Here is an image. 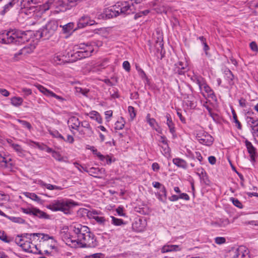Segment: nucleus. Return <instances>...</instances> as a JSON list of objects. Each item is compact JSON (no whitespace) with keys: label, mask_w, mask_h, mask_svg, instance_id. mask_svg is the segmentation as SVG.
<instances>
[{"label":"nucleus","mask_w":258,"mask_h":258,"mask_svg":"<svg viewBox=\"0 0 258 258\" xmlns=\"http://www.w3.org/2000/svg\"><path fill=\"white\" fill-rule=\"evenodd\" d=\"M73 231L77 235V245L80 247H95L98 245L94 234L86 226L77 224L73 226Z\"/></svg>","instance_id":"nucleus-1"},{"label":"nucleus","mask_w":258,"mask_h":258,"mask_svg":"<svg viewBox=\"0 0 258 258\" xmlns=\"http://www.w3.org/2000/svg\"><path fill=\"white\" fill-rule=\"evenodd\" d=\"M75 206L72 200L61 199L54 200L46 205V208L52 211H61L65 214L70 213V209Z\"/></svg>","instance_id":"nucleus-2"},{"label":"nucleus","mask_w":258,"mask_h":258,"mask_svg":"<svg viewBox=\"0 0 258 258\" xmlns=\"http://www.w3.org/2000/svg\"><path fill=\"white\" fill-rule=\"evenodd\" d=\"M40 23L36 24L33 22V38L36 40H39L42 37H44L45 39H48L53 33H49V31L45 26H42L43 28H39Z\"/></svg>","instance_id":"nucleus-3"},{"label":"nucleus","mask_w":258,"mask_h":258,"mask_svg":"<svg viewBox=\"0 0 258 258\" xmlns=\"http://www.w3.org/2000/svg\"><path fill=\"white\" fill-rule=\"evenodd\" d=\"M17 36L16 30H10L9 31H5L0 33V43L3 44H10L14 43L16 44Z\"/></svg>","instance_id":"nucleus-4"},{"label":"nucleus","mask_w":258,"mask_h":258,"mask_svg":"<svg viewBox=\"0 0 258 258\" xmlns=\"http://www.w3.org/2000/svg\"><path fill=\"white\" fill-rule=\"evenodd\" d=\"M83 0H58L55 4V9L60 12H65L75 6L77 2Z\"/></svg>","instance_id":"nucleus-5"},{"label":"nucleus","mask_w":258,"mask_h":258,"mask_svg":"<svg viewBox=\"0 0 258 258\" xmlns=\"http://www.w3.org/2000/svg\"><path fill=\"white\" fill-rule=\"evenodd\" d=\"M48 10H49V7L47 5H44L37 0H33V19L37 18L40 20V22H42V15Z\"/></svg>","instance_id":"nucleus-6"},{"label":"nucleus","mask_w":258,"mask_h":258,"mask_svg":"<svg viewBox=\"0 0 258 258\" xmlns=\"http://www.w3.org/2000/svg\"><path fill=\"white\" fill-rule=\"evenodd\" d=\"M196 138L200 143L206 146L211 145L213 142V138L204 131H199L197 134Z\"/></svg>","instance_id":"nucleus-7"},{"label":"nucleus","mask_w":258,"mask_h":258,"mask_svg":"<svg viewBox=\"0 0 258 258\" xmlns=\"http://www.w3.org/2000/svg\"><path fill=\"white\" fill-rule=\"evenodd\" d=\"M75 164H76L79 167L77 166L76 167L79 169V170H81L82 168L83 170H84L85 172L88 173L90 175L93 176L96 178H100V177L99 176L100 175H102L105 173V169L104 168H96V167H91L89 168H84L82 165H79L77 163H75Z\"/></svg>","instance_id":"nucleus-8"},{"label":"nucleus","mask_w":258,"mask_h":258,"mask_svg":"<svg viewBox=\"0 0 258 258\" xmlns=\"http://www.w3.org/2000/svg\"><path fill=\"white\" fill-rule=\"evenodd\" d=\"M16 34L18 37H16L15 40L16 44H20L28 41L32 36V33L31 30L26 31H21L16 30Z\"/></svg>","instance_id":"nucleus-9"},{"label":"nucleus","mask_w":258,"mask_h":258,"mask_svg":"<svg viewBox=\"0 0 258 258\" xmlns=\"http://www.w3.org/2000/svg\"><path fill=\"white\" fill-rule=\"evenodd\" d=\"M119 15V12L117 9V5H115L109 8L105 9L101 14L103 19H110L116 17Z\"/></svg>","instance_id":"nucleus-10"},{"label":"nucleus","mask_w":258,"mask_h":258,"mask_svg":"<svg viewBox=\"0 0 258 258\" xmlns=\"http://www.w3.org/2000/svg\"><path fill=\"white\" fill-rule=\"evenodd\" d=\"M81 126L83 129L80 128L79 130V133L80 135L87 137H90L93 135V131L88 121L86 120L82 121Z\"/></svg>","instance_id":"nucleus-11"},{"label":"nucleus","mask_w":258,"mask_h":258,"mask_svg":"<svg viewBox=\"0 0 258 258\" xmlns=\"http://www.w3.org/2000/svg\"><path fill=\"white\" fill-rule=\"evenodd\" d=\"M116 5L119 14L128 15L133 13L132 7L133 8L134 6L133 4L131 6L127 2H123L121 3L120 5L118 3Z\"/></svg>","instance_id":"nucleus-12"},{"label":"nucleus","mask_w":258,"mask_h":258,"mask_svg":"<svg viewBox=\"0 0 258 258\" xmlns=\"http://www.w3.org/2000/svg\"><path fill=\"white\" fill-rule=\"evenodd\" d=\"M34 86L37 88L38 90L39 91V92L43 93L44 95L47 96H51L55 98L57 100H59L60 101H63L65 100V99L62 98V97L57 95L53 92L47 89L46 88H44L43 86L39 85V84H35Z\"/></svg>","instance_id":"nucleus-13"},{"label":"nucleus","mask_w":258,"mask_h":258,"mask_svg":"<svg viewBox=\"0 0 258 258\" xmlns=\"http://www.w3.org/2000/svg\"><path fill=\"white\" fill-rule=\"evenodd\" d=\"M245 144L248 153L249 154L251 162H254L255 161V158L257 157L256 152V148L252 145L250 142L247 140H245Z\"/></svg>","instance_id":"nucleus-14"},{"label":"nucleus","mask_w":258,"mask_h":258,"mask_svg":"<svg viewBox=\"0 0 258 258\" xmlns=\"http://www.w3.org/2000/svg\"><path fill=\"white\" fill-rule=\"evenodd\" d=\"M94 23V20H91L89 16L84 15L79 19L78 22V27L79 28H82L87 25H93Z\"/></svg>","instance_id":"nucleus-15"},{"label":"nucleus","mask_w":258,"mask_h":258,"mask_svg":"<svg viewBox=\"0 0 258 258\" xmlns=\"http://www.w3.org/2000/svg\"><path fill=\"white\" fill-rule=\"evenodd\" d=\"M16 243L19 245L23 249L26 251L32 252L31 250V242L29 241H24V239L20 238L19 237L18 239H16Z\"/></svg>","instance_id":"nucleus-16"},{"label":"nucleus","mask_w":258,"mask_h":258,"mask_svg":"<svg viewBox=\"0 0 258 258\" xmlns=\"http://www.w3.org/2000/svg\"><path fill=\"white\" fill-rule=\"evenodd\" d=\"M197 174L199 176L200 179L203 181L204 184L208 185H210L211 181L208 174L203 168L197 169Z\"/></svg>","instance_id":"nucleus-17"},{"label":"nucleus","mask_w":258,"mask_h":258,"mask_svg":"<svg viewBox=\"0 0 258 258\" xmlns=\"http://www.w3.org/2000/svg\"><path fill=\"white\" fill-rule=\"evenodd\" d=\"M69 126L72 128L77 130L79 132L80 126H81V122L76 116L71 117L68 120Z\"/></svg>","instance_id":"nucleus-18"},{"label":"nucleus","mask_w":258,"mask_h":258,"mask_svg":"<svg viewBox=\"0 0 258 258\" xmlns=\"http://www.w3.org/2000/svg\"><path fill=\"white\" fill-rule=\"evenodd\" d=\"M186 67V63H183L181 61H179L174 64V72L175 74L181 75L185 73L184 70Z\"/></svg>","instance_id":"nucleus-19"},{"label":"nucleus","mask_w":258,"mask_h":258,"mask_svg":"<svg viewBox=\"0 0 258 258\" xmlns=\"http://www.w3.org/2000/svg\"><path fill=\"white\" fill-rule=\"evenodd\" d=\"M33 216L38 217L41 219H50V216L46 213L33 207Z\"/></svg>","instance_id":"nucleus-20"},{"label":"nucleus","mask_w":258,"mask_h":258,"mask_svg":"<svg viewBox=\"0 0 258 258\" xmlns=\"http://www.w3.org/2000/svg\"><path fill=\"white\" fill-rule=\"evenodd\" d=\"M173 163L177 166L178 167L182 168L183 169H186L187 167V164L186 162L181 158H175L172 159Z\"/></svg>","instance_id":"nucleus-21"},{"label":"nucleus","mask_w":258,"mask_h":258,"mask_svg":"<svg viewBox=\"0 0 258 258\" xmlns=\"http://www.w3.org/2000/svg\"><path fill=\"white\" fill-rule=\"evenodd\" d=\"M45 26L49 31V33H54L57 30L58 23L55 20H51L46 24Z\"/></svg>","instance_id":"nucleus-22"},{"label":"nucleus","mask_w":258,"mask_h":258,"mask_svg":"<svg viewBox=\"0 0 258 258\" xmlns=\"http://www.w3.org/2000/svg\"><path fill=\"white\" fill-rule=\"evenodd\" d=\"M179 246L177 245H168L164 246L162 248V252H168L171 251H176L180 250Z\"/></svg>","instance_id":"nucleus-23"},{"label":"nucleus","mask_w":258,"mask_h":258,"mask_svg":"<svg viewBox=\"0 0 258 258\" xmlns=\"http://www.w3.org/2000/svg\"><path fill=\"white\" fill-rule=\"evenodd\" d=\"M225 78L226 80L228 82V84L230 86H232L234 84V82L233 80L234 79V76L231 71L229 70H226L224 71Z\"/></svg>","instance_id":"nucleus-24"},{"label":"nucleus","mask_w":258,"mask_h":258,"mask_svg":"<svg viewBox=\"0 0 258 258\" xmlns=\"http://www.w3.org/2000/svg\"><path fill=\"white\" fill-rule=\"evenodd\" d=\"M73 238V237L70 234H65L62 237L63 240L66 241L67 244L71 245L72 243L74 244V246H76L77 245V238L74 239Z\"/></svg>","instance_id":"nucleus-25"},{"label":"nucleus","mask_w":258,"mask_h":258,"mask_svg":"<svg viewBox=\"0 0 258 258\" xmlns=\"http://www.w3.org/2000/svg\"><path fill=\"white\" fill-rule=\"evenodd\" d=\"M246 121L251 129L253 128V126H255L258 124V119L253 116H246Z\"/></svg>","instance_id":"nucleus-26"},{"label":"nucleus","mask_w":258,"mask_h":258,"mask_svg":"<svg viewBox=\"0 0 258 258\" xmlns=\"http://www.w3.org/2000/svg\"><path fill=\"white\" fill-rule=\"evenodd\" d=\"M166 117L167 118V123H166L169 127L170 132L171 134H173L175 133V128H174V123L172 122L171 117L170 114L168 113L166 114Z\"/></svg>","instance_id":"nucleus-27"},{"label":"nucleus","mask_w":258,"mask_h":258,"mask_svg":"<svg viewBox=\"0 0 258 258\" xmlns=\"http://www.w3.org/2000/svg\"><path fill=\"white\" fill-rule=\"evenodd\" d=\"M87 115H89L91 118L96 120L98 123H102V118L98 112L92 111Z\"/></svg>","instance_id":"nucleus-28"},{"label":"nucleus","mask_w":258,"mask_h":258,"mask_svg":"<svg viewBox=\"0 0 258 258\" xmlns=\"http://www.w3.org/2000/svg\"><path fill=\"white\" fill-rule=\"evenodd\" d=\"M232 114L233 116V122L235 123V126L239 130H241L242 125L240 121L238 120L236 113L234 109L232 110Z\"/></svg>","instance_id":"nucleus-29"},{"label":"nucleus","mask_w":258,"mask_h":258,"mask_svg":"<svg viewBox=\"0 0 258 258\" xmlns=\"http://www.w3.org/2000/svg\"><path fill=\"white\" fill-rule=\"evenodd\" d=\"M101 214V212L100 211H97L95 210L92 211H88L87 213V216L89 218L94 219V217Z\"/></svg>","instance_id":"nucleus-30"},{"label":"nucleus","mask_w":258,"mask_h":258,"mask_svg":"<svg viewBox=\"0 0 258 258\" xmlns=\"http://www.w3.org/2000/svg\"><path fill=\"white\" fill-rule=\"evenodd\" d=\"M23 100L20 97H14L11 99V103L15 106H18L21 104Z\"/></svg>","instance_id":"nucleus-31"},{"label":"nucleus","mask_w":258,"mask_h":258,"mask_svg":"<svg viewBox=\"0 0 258 258\" xmlns=\"http://www.w3.org/2000/svg\"><path fill=\"white\" fill-rule=\"evenodd\" d=\"M136 68L138 72L139 75L142 79H145L147 82L149 81L145 73V72L138 65H136Z\"/></svg>","instance_id":"nucleus-32"},{"label":"nucleus","mask_w":258,"mask_h":258,"mask_svg":"<svg viewBox=\"0 0 258 258\" xmlns=\"http://www.w3.org/2000/svg\"><path fill=\"white\" fill-rule=\"evenodd\" d=\"M73 27L74 24L73 23H69L62 27V31L64 33H69L73 29Z\"/></svg>","instance_id":"nucleus-33"},{"label":"nucleus","mask_w":258,"mask_h":258,"mask_svg":"<svg viewBox=\"0 0 258 258\" xmlns=\"http://www.w3.org/2000/svg\"><path fill=\"white\" fill-rule=\"evenodd\" d=\"M229 221L227 218L220 219L216 223L220 227H225L229 224Z\"/></svg>","instance_id":"nucleus-34"},{"label":"nucleus","mask_w":258,"mask_h":258,"mask_svg":"<svg viewBox=\"0 0 258 258\" xmlns=\"http://www.w3.org/2000/svg\"><path fill=\"white\" fill-rule=\"evenodd\" d=\"M95 43L94 42L81 43L79 45V49L81 50H85V49H88L89 47L93 46V44Z\"/></svg>","instance_id":"nucleus-35"},{"label":"nucleus","mask_w":258,"mask_h":258,"mask_svg":"<svg viewBox=\"0 0 258 258\" xmlns=\"http://www.w3.org/2000/svg\"><path fill=\"white\" fill-rule=\"evenodd\" d=\"M83 55H84V58L88 57L91 55L92 52L94 51V48L93 46L89 47L88 49H85V50H82Z\"/></svg>","instance_id":"nucleus-36"},{"label":"nucleus","mask_w":258,"mask_h":258,"mask_svg":"<svg viewBox=\"0 0 258 258\" xmlns=\"http://www.w3.org/2000/svg\"><path fill=\"white\" fill-rule=\"evenodd\" d=\"M124 126V121L123 120V118L121 117L120 120L116 122L114 128L115 130H119L122 129Z\"/></svg>","instance_id":"nucleus-37"},{"label":"nucleus","mask_w":258,"mask_h":258,"mask_svg":"<svg viewBox=\"0 0 258 258\" xmlns=\"http://www.w3.org/2000/svg\"><path fill=\"white\" fill-rule=\"evenodd\" d=\"M50 134L54 138H58L60 140H64L63 137L56 131H49Z\"/></svg>","instance_id":"nucleus-38"},{"label":"nucleus","mask_w":258,"mask_h":258,"mask_svg":"<svg viewBox=\"0 0 258 258\" xmlns=\"http://www.w3.org/2000/svg\"><path fill=\"white\" fill-rule=\"evenodd\" d=\"M52 156L54 159H55L56 160L58 161L62 162L64 161V158L62 156H61V155L59 152H57L56 151H53Z\"/></svg>","instance_id":"nucleus-39"},{"label":"nucleus","mask_w":258,"mask_h":258,"mask_svg":"<svg viewBox=\"0 0 258 258\" xmlns=\"http://www.w3.org/2000/svg\"><path fill=\"white\" fill-rule=\"evenodd\" d=\"M194 82L198 85L200 89L201 90L203 85L205 82L203 78L201 77H196L194 80Z\"/></svg>","instance_id":"nucleus-40"},{"label":"nucleus","mask_w":258,"mask_h":258,"mask_svg":"<svg viewBox=\"0 0 258 258\" xmlns=\"http://www.w3.org/2000/svg\"><path fill=\"white\" fill-rule=\"evenodd\" d=\"M33 144H35L38 147V148H40L41 150H46V151L48 153H52V152L54 151L53 150H52V149L51 148H50L45 145H43V146H41L38 143H36L34 142H33Z\"/></svg>","instance_id":"nucleus-41"},{"label":"nucleus","mask_w":258,"mask_h":258,"mask_svg":"<svg viewBox=\"0 0 258 258\" xmlns=\"http://www.w3.org/2000/svg\"><path fill=\"white\" fill-rule=\"evenodd\" d=\"M112 218V223L116 226H120L123 224V221L120 219H117L113 216H111Z\"/></svg>","instance_id":"nucleus-42"},{"label":"nucleus","mask_w":258,"mask_h":258,"mask_svg":"<svg viewBox=\"0 0 258 258\" xmlns=\"http://www.w3.org/2000/svg\"><path fill=\"white\" fill-rule=\"evenodd\" d=\"M230 201L232 202L233 205L236 207L241 209L242 208V203L237 199L234 198H231Z\"/></svg>","instance_id":"nucleus-43"},{"label":"nucleus","mask_w":258,"mask_h":258,"mask_svg":"<svg viewBox=\"0 0 258 258\" xmlns=\"http://www.w3.org/2000/svg\"><path fill=\"white\" fill-rule=\"evenodd\" d=\"M41 233H33V241L35 242H41L42 240L41 239Z\"/></svg>","instance_id":"nucleus-44"},{"label":"nucleus","mask_w":258,"mask_h":258,"mask_svg":"<svg viewBox=\"0 0 258 258\" xmlns=\"http://www.w3.org/2000/svg\"><path fill=\"white\" fill-rule=\"evenodd\" d=\"M41 239H42V240L45 241L48 239H51L53 240V243H57V241L55 239H54L53 236H50L47 234H44L43 233H41Z\"/></svg>","instance_id":"nucleus-45"},{"label":"nucleus","mask_w":258,"mask_h":258,"mask_svg":"<svg viewBox=\"0 0 258 258\" xmlns=\"http://www.w3.org/2000/svg\"><path fill=\"white\" fill-rule=\"evenodd\" d=\"M128 111L130 114L131 119H133L136 116L135 108L133 106H130L128 107Z\"/></svg>","instance_id":"nucleus-46"},{"label":"nucleus","mask_w":258,"mask_h":258,"mask_svg":"<svg viewBox=\"0 0 258 258\" xmlns=\"http://www.w3.org/2000/svg\"><path fill=\"white\" fill-rule=\"evenodd\" d=\"M0 163H2L1 166L5 167H8L9 166V161L6 160L5 157L0 155Z\"/></svg>","instance_id":"nucleus-47"},{"label":"nucleus","mask_w":258,"mask_h":258,"mask_svg":"<svg viewBox=\"0 0 258 258\" xmlns=\"http://www.w3.org/2000/svg\"><path fill=\"white\" fill-rule=\"evenodd\" d=\"M56 0H47L44 5H47L49 7V9L51 8L55 9V4Z\"/></svg>","instance_id":"nucleus-48"},{"label":"nucleus","mask_w":258,"mask_h":258,"mask_svg":"<svg viewBox=\"0 0 258 258\" xmlns=\"http://www.w3.org/2000/svg\"><path fill=\"white\" fill-rule=\"evenodd\" d=\"M76 91L78 93H80L85 96H86L89 92V90L87 89H83L80 87H76Z\"/></svg>","instance_id":"nucleus-49"},{"label":"nucleus","mask_w":258,"mask_h":258,"mask_svg":"<svg viewBox=\"0 0 258 258\" xmlns=\"http://www.w3.org/2000/svg\"><path fill=\"white\" fill-rule=\"evenodd\" d=\"M94 219H95L96 221V222L100 224L103 225V224H104V223L106 221V220L104 217L99 216V215L94 217Z\"/></svg>","instance_id":"nucleus-50"},{"label":"nucleus","mask_w":258,"mask_h":258,"mask_svg":"<svg viewBox=\"0 0 258 258\" xmlns=\"http://www.w3.org/2000/svg\"><path fill=\"white\" fill-rule=\"evenodd\" d=\"M0 239L7 243H10L11 241V240L8 239L7 236L4 233V232L2 233L0 232Z\"/></svg>","instance_id":"nucleus-51"},{"label":"nucleus","mask_w":258,"mask_h":258,"mask_svg":"<svg viewBox=\"0 0 258 258\" xmlns=\"http://www.w3.org/2000/svg\"><path fill=\"white\" fill-rule=\"evenodd\" d=\"M215 241L218 244H222L225 243L226 239L223 237H217L215 238Z\"/></svg>","instance_id":"nucleus-52"},{"label":"nucleus","mask_w":258,"mask_h":258,"mask_svg":"<svg viewBox=\"0 0 258 258\" xmlns=\"http://www.w3.org/2000/svg\"><path fill=\"white\" fill-rule=\"evenodd\" d=\"M74 56L77 59H81L84 58V55H83L82 50L77 51L74 54Z\"/></svg>","instance_id":"nucleus-53"},{"label":"nucleus","mask_w":258,"mask_h":258,"mask_svg":"<svg viewBox=\"0 0 258 258\" xmlns=\"http://www.w3.org/2000/svg\"><path fill=\"white\" fill-rule=\"evenodd\" d=\"M19 121L21 123V124L24 127H25L28 128L29 130H30V128L31 127V125L29 122H28L26 121H25V120H19Z\"/></svg>","instance_id":"nucleus-54"},{"label":"nucleus","mask_w":258,"mask_h":258,"mask_svg":"<svg viewBox=\"0 0 258 258\" xmlns=\"http://www.w3.org/2000/svg\"><path fill=\"white\" fill-rule=\"evenodd\" d=\"M108 60L107 59H104L101 63H98L97 67H99L101 69L106 68L108 65Z\"/></svg>","instance_id":"nucleus-55"},{"label":"nucleus","mask_w":258,"mask_h":258,"mask_svg":"<svg viewBox=\"0 0 258 258\" xmlns=\"http://www.w3.org/2000/svg\"><path fill=\"white\" fill-rule=\"evenodd\" d=\"M54 61L57 64H61L63 62V61L61 60L60 56H55L53 58Z\"/></svg>","instance_id":"nucleus-56"},{"label":"nucleus","mask_w":258,"mask_h":258,"mask_svg":"<svg viewBox=\"0 0 258 258\" xmlns=\"http://www.w3.org/2000/svg\"><path fill=\"white\" fill-rule=\"evenodd\" d=\"M202 88H203L206 92L208 93H213V91L211 88L205 82L203 85Z\"/></svg>","instance_id":"nucleus-57"},{"label":"nucleus","mask_w":258,"mask_h":258,"mask_svg":"<svg viewBox=\"0 0 258 258\" xmlns=\"http://www.w3.org/2000/svg\"><path fill=\"white\" fill-rule=\"evenodd\" d=\"M123 69L127 72H130V64L128 61H124L122 64Z\"/></svg>","instance_id":"nucleus-58"},{"label":"nucleus","mask_w":258,"mask_h":258,"mask_svg":"<svg viewBox=\"0 0 258 258\" xmlns=\"http://www.w3.org/2000/svg\"><path fill=\"white\" fill-rule=\"evenodd\" d=\"M249 46L252 50L254 51H257L258 50L257 45L255 42H251L250 43Z\"/></svg>","instance_id":"nucleus-59"},{"label":"nucleus","mask_w":258,"mask_h":258,"mask_svg":"<svg viewBox=\"0 0 258 258\" xmlns=\"http://www.w3.org/2000/svg\"><path fill=\"white\" fill-rule=\"evenodd\" d=\"M62 140L70 144H73L74 142V139L71 135H68L67 138L66 139L64 138V140Z\"/></svg>","instance_id":"nucleus-60"},{"label":"nucleus","mask_w":258,"mask_h":258,"mask_svg":"<svg viewBox=\"0 0 258 258\" xmlns=\"http://www.w3.org/2000/svg\"><path fill=\"white\" fill-rule=\"evenodd\" d=\"M179 199H183L186 201H188L189 200V197L186 193H181L179 196Z\"/></svg>","instance_id":"nucleus-61"},{"label":"nucleus","mask_w":258,"mask_h":258,"mask_svg":"<svg viewBox=\"0 0 258 258\" xmlns=\"http://www.w3.org/2000/svg\"><path fill=\"white\" fill-rule=\"evenodd\" d=\"M159 142L166 145L168 148L167 140L165 136H160Z\"/></svg>","instance_id":"nucleus-62"},{"label":"nucleus","mask_w":258,"mask_h":258,"mask_svg":"<svg viewBox=\"0 0 258 258\" xmlns=\"http://www.w3.org/2000/svg\"><path fill=\"white\" fill-rule=\"evenodd\" d=\"M22 92L25 95H30L32 93L31 90L30 89H27L26 88H23L22 89Z\"/></svg>","instance_id":"nucleus-63"},{"label":"nucleus","mask_w":258,"mask_h":258,"mask_svg":"<svg viewBox=\"0 0 258 258\" xmlns=\"http://www.w3.org/2000/svg\"><path fill=\"white\" fill-rule=\"evenodd\" d=\"M152 168L154 171H158L160 168L159 165L156 162H154L152 164Z\"/></svg>","instance_id":"nucleus-64"}]
</instances>
